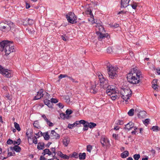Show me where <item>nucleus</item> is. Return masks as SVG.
<instances>
[{
    "label": "nucleus",
    "instance_id": "f257e3e1",
    "mask_svg": "<svg viewBox=\"0 0 160 160\" xmlns=\"http://www.w3.org/2000/svg\"><path fill=\"white\" fill-rule=\"evenodd\" d=\"M142 77L141 72L136 68H133L127 74V78L130 83L137 84L140 82V78Z\"/></svg>",
    "mask_w": 160,
    "mask_h": 160
},
{
    "label": "nucleus",
    "instance_id": "f03ea898",
    "mask_svg": "<svg viewBox=\"0 0 160 160\" xmlns=\"http://www.w3.org/2000/svg\"><path fill=\"white\" fill-rule=\"evenodd\" d=\"M0 50L4 52L6 55H9L14 51L12 42L7 40L3 41L0 42Z\"/></svg>",
    "mask_w": 160,
    "mask_h": 160
},
{
    "label": "nucleus",
    "instance_id": "7ed1b4c3",
    "mask_svg": "<svg viewBox=\"0 0 160 160\" xmlns=\"http://www.w3.org/2000/svg\"><path fill=\"white\" fill-rule=\"evenodd\" d=\"M107 68L108 74L110 78L113 79L117 77L118 68L114 67L109 63L107 64Z\"/></svg>",
    "mask_w": 160,
    "mask_h": 160
},
{
    "label": "nucleus",
    "instance_id": "20e7f679",
    "mask_svg": "<svg viewBox=\"0 0 160 160\" xmlns=\"http://www.w3.org/2000/svg\"><path fill=\"white\" fill-rule=\"evenodd\" d=\"M15 25L10 21L2 22L0 23V29L4 32L9 31L11 28H14Z\"/></svg>",
    "mask_w": 160,
    "mask_h": 160
},
{
    "label": "nucleus",
    "instance_id": "39448f33",
    "mask_svg": "<svg viewBox=\"0 0 160 160\" xmlns=\"http://www.w3.org/2000/svg\"><path fill=\"white\" fill-rule=\"evenodd\" d=\"M132 94V92L129 88H123L121 90V97L126 102H128L129 97Z\"/></svg>",
    "mask_w": 160,
    "mask_h": 160
},
{
    "label": "nucleus",
    "instance_id": "423d86ee",
    "mask_svg": "<svg viewBox=\"0 0 160 160\" xmlns=\"http://www.w3.org/2000/svg\"><path fill=\"white\" fill-rule=\"evenodd\" d=\"M99 78L100 86L102 88H106L108 85V81L100 72H98L97 74Z\"/></svg>",
    "mask_w": 160,
    "mask_h": 160
},
{
    "label": "nucleus",
    "instance_id": "0eeeda50",
    "mask_svg": "<svg viewBox=\"0 0 160 160\" xmlns=\"http://www.w3.org/2000/svg\"><path fill=\"white\" fill-rule=\"evenodd\" d=\"M0 73L7 78H11L12 77V72L8 69H6L0 65Z\"/></svg>",
    "mask_w": 160,
    "mask_h": 160
},
{
    "label": "nucleus",
    "instance_id": "6e6552de",
    "mask_svg": "<svg viewBox=\"0 0 160 160\" xmlns=\"http://www.w3.org/2000/svg\"><path fill=\"white\" fill-rule=\"evenodd\" d=\"M66 18L68 21L70 23L73 24L77 22V17L72 12H69L66 15Z\"/></svg>",
    "mask_w": 160,
    "mask_h": 160
},
{
    "label": "nucleus",
    "instance_id": "1a4fd4ad",
    "mask_svg": "<svg viewBox=\"0 0 160 160\" xmlns=\"http://www.w3.org/2000/svg\"><path fill=\"white\" fill-rule=\"evenodd\" d=\"M106 92L108 96H111L112 93L116 92L114 86L110 85L107 87Z\"/></svg>",
    "mask_w": 160,
    "mask_h": 160
},
{
    "label": "nucleus",
    "instance_id": "9d476101",
    "mask_svg": "<svg viewBox=\"0 0 160 160\" xmlns=\"http://www.w3.org/2000/svg\"><path fill=\"white\" fill-rule=\"evenodd\" d=\"M95 26L97 28V30H98L97 32H105L104 28L102 25V22L99 20H98V22L97 23L96 25Z\"/></svg>",
    "mask_w": 160,
    "mask_h": 160
},
{
    "label": "nucleus",
    "instance_id": "9b49d317",
    "mask_svg": "<svg viewBox=\"0 0 160 160\" xmlns=\"http://www.w3.org/2000/svg\"><path fill=\"white\" fill-rule=\"evenodd\" d=\"M101 142L103 147H108L110 146L109 141L107 138H102L101 139Z\"/></svg>",
    "mask_w": 160,
    "mask_h": 160
},
{
    "label": "nucleus",
    "instance_id": "f8f14e48",
    "mask_svg": "<svg viewBox=\"0 0 160 160\" xmlns=\"http://www.w3.org/2000/svg\"><path fill=\"white\" fill-rule=\"evenodd\" d=\"M130 0H121V8H125L129 5Z\"/></svg>",
    "mask_w": 160,
    "mask_h": 160
},
{
    "label": "nucleus",
    "instance_id": "ddd939ff",
    "mask_svg": "<svg viewBox=\"0 0 160 160\" xmlns=\"http://www.w3.org/2000/svg\"><path fill=\"white\" fill-rule=\"evenodd\" d=\"M43 90L41 89L37 92V95L34 97V99L35 100L39 99L43 97Z\"/></svg>",
    "mask_w": 160,
    "mask_h": 160
},
{
    "label": "nucleus",
    "instance_id": "4468645a",
    "mask_svg": "<svg viewBox=\"0 0 160 160\" xmlns=\"http://www.w3.org/2000/svg\"><path fill=\"white\" fill-rule=\"evenodd\" d=\"M50 136L52 138V139H58L60 138L59 135L53 130L51 131Z\"/></svg>",
    "mask_w": 160,
    "mask_h": 160
},
{
    "label": "nucleus",
    "instance_id": "2eb2a0df",
    "mask_svg": "<svg viewBox=\"0 0 160 160\" xmlns=\"http://www.w3.org/2000/svg\"><path fill=\"white\" fill-rule=\"evenodd\" d=\"M42 117L46 122L47 124L49 127H52L53 126V124L48 119L46 116L45 114H43L42 115Z\"/></svg>",
    "mask_w": 160,
    "mask_h": 160
},
{
    "label": "nucleus",
    "instance_id": "dca6fc26",
    "mask_svg": "<svg viewBox=\"0 0 160 160\" xmlns=\"http://www.w3.org/2000/svg\"><path fill=\"white\" fill-rule=\"evenodd\" d=\"M105 32H96L98 35V36L99 39H102L104 38H107L108 35L107 33H104Z\"/></svg>",
    "mask_w": 160,
    "mask_h": 160
},
{
    "label": "nucleus",
    "instance_id": "f3484780",
    "mask_svg": "<svg viewBox=\"0 0 160 160\" xmlns=\"http://www.w3.org/2000/svg\"><path fill=\"white\" fill-rule=\"evenodd\" d=\"M10 149L11 151L14 150L17 152H19L21 150V148L18 145H15L13 147H11L10 148Z\"/></svg>",
    "mask_w": 160,
    "mask_h": 160
},
{
    "label": "nucleus",
    "instance_id": "a211bd4d",
    "mask_svg": "<svg viewBox=\"0 0 160 160\" xmlns=\"http://www.w3.org/2000/svg\"><path fill=\"white\" fill-rule=\"evenodd\" d=\"M98 89L96 87V85H93L92 86L91 88L90 89V92L92 93L95 94L98 91Z\"/></svg>",
    "mask_w": 160,
    "mask_h": 160
},
{
    "label": "nucleus",
    "instance_id": "6ab92c4d",
    "mask_svg": "<svg viewBox=\"0 0 160 160\" xmlns=\"http://www.w3.org/2000/svg\"><path fill=\"white\" fill-rule=\"evenodd\" d=\"M157 80L156 79H154L153 80L152 82V87L155 90L158 91V86L157 85Z\"/></svg>",
    "mask_w": 160,
    "mask_h": 160
},
{
    "label": "nucleus",
    "instance_id": "aec40b11",
    "mask_svg": "<svg viewBox=\"0 0 160 160\" xmlns=\"http://www.w3.org/2000/svg\"><path fill=\"white\" fill-rule=\"evenodd\" d=\"M134 126V123L132 122H129L127 124L125 125V128L128 129V130H130L131 128L133 127Z\"/></svg>",
    "mask_w": 160,
    "mask_h": 160
},
{
    "label": "nucleus",
    "instance_id": "412c9836",
    "mask_svg": "<svg viewBox=\"0 0 160 160\" xmlns=\"http://www.w3.org/2000/svg\"><path fill=\"white\" fill-rule=\"evenodd\" d=\"M42 154L44 155H45L46 154H48L49 156L51 155L52 153L50 151L49 149L46 148L43 151Z\"/></svg>",
    "mask_w": 160,
    "mask_h": 160
},
{
    "label": "nucleus",
    "instance_id": "4be33fe9",
    "mask_svg": "<svg viewBox=\"0 0 160 160\" xmlns=\"http://www.w3.org/2000/svg\"><path fill=\"white\" fill-rule=\"evenodd\" d=\"M88 20L89 22L91 23L92 24L95 23L97 24V23L98 22V20L95 21L94 19L93 15H91L90 16V18H88Z\"/></svg>",
    "mask_w": 160,
    "mask_h": 160
},
{
    "label": "nucleus",
    "instance_id": "5701e85b",
    "mask_svg": "<svg viewBox=\"0 0 160 160\" xmlns=\"http://www.w3.org/2000/svg\"><path fill=\"white\" fill-rule=\"evenodd\" d=\"M146 112L144 111L140 112L138 114V116L139 118H144L146 116Z\"/></svg>",
    "mask_w": 160,
    "mask_h": 160
},
{
    "label": "nucleus",
    "instance_id": "b1692460",
    "mask_svg": "<svg viewBox=\"0 0 160 160\" xmlns=\"http://www.w3.org/2000/svg\"><path fill=\"white\" fill-rule=\"evenodd\" d=\"M44 148V144L42 142H39L38 144L37 148L39 150H42Z\"/></svg>",
    "mask_w": 160,
    "mask_h": 160
},
{
    "label": "nucleus",
    "instance_id": "393cba45",
    "mask_svg": "<svg viewBox=\"0 0 160 160\" xmlns=\"http://www.w3.org/2000/svg\"><path fill=\"white\" fill-rule=\"evenodd\" d=\"M129 155V153L126 150L124 151L121 154V157L122 158H125L128 157Z\"/></svg>",
    "mask_w": 160,
    "mask_h": 160
},
{
    "label": "nucleus",
    "instance_id": "a878e982",
    "mask_svg": "<svg viewBox=\"0 0 160 160\" xmlns=\"http://www.w3.org/2000/svg\"><path fill=\"white\" fill-rule=\"evenodd\" d=\"M49 100L46 99L44 100V104L47 105L49 108H52V104Z\"/></svg>",
    "mask_w": 160,
    "mask_h": 160
},
{
    "label": "nucleus",
    "instance_id": "bb28decb",
    "mask_svg": "<svg viewBox=\"0 0 160 160\" xmlns=\"http://www.w3.org/2000/svg\"><path fill=\"white\" fill-rule=\"evenodd\" d=\"M70 139L68 138H65L63 140V143L65 146L67 147L68 145L70 142Z\"/></svg>",
    "mask_w": 160,
    "mask_h": 160
},
{
    "label": "nucleus",
    "instance_id": "cd10ccee",
    "mask_svg": "<svg viewBox=\"0 0 160 160\" xmlns=\"http://www.w3.org/2000/svg\"><path fill=\"white\" fill-rule=\"evenodd\" d=\"M86 154L85 153H80L79 155V159L80 160H84L85 159Z\"/></svg>",
    "mask_w": 160,
    "mask_h": 160
},
{
    "label": "nucleus",
    "instance_id": "c85d7f7f",
    "mask_svg": "<svg viewBox=\"0 0 160 160\" xmlns=\"http://www.w3.org/2000/svg\"><path fill=\"white\" fill-rule=\"evenodd\" d=\"M65 102L69 104H72V102L70 101V99L68 96H66L65 97Z\"/></svg>",
    "mask_w": 160,
    "mask_h": 160
},
{
    "label": "nucleus",
    "instance_id": "c756f323",
    "mask_svg": "<svg viewBox=\"0 0 160 160\" xmlns=\"http://www.w3.org/2000/svg\"><path fill=\"white\" fill-rule=\"evenodd\" d=\"M59 156L65 159H68L69 158V157L66 154H64L61 152H60L59 154Z\"/></svg>",
    "mask_w": 160,
    "mask_h": 160
},
{
    "label": "nucleus",
    "instance_id": "7c9ffc66",
    "mask_svg": "<svg viewBox=\"0 0 160 160\" xmlns=\"http://www.w3.org/2000/svg\"><path fill=\"white\" fill-rule=\"evenodd\" d=\"M43 135L45 140H48L49 139L50 137L48 132L44 133Z\"/></svg>",
    "mask_w": 160,
    "mask_h": 160
},
{
    "label": "nucleus",
    "instance_id": "2f4dec72",
    "mask_svg": "<svg viewBox=\"0 0 160 160\" xmlns=\"http://www.w3.org/2000/svg\"><path fill=\"white\" fill-rule=\"evenodd\" d=\"M14 127L18 131H20L21 130V128L19 125L16 122H14Z\"/></svg>",
    "mask_w": 160,
    "mask_h": 160
},
{
    "label": "nucleus",
    "instance_id": "473e14b6",
    "mask_svg": "<svg viewBox=\"0 0 160 160\" xmlns=\"http://www.w3.org/2000/svg\"><path fill=\"white\" fill-rule=\"evenodd\" d=\"M9 151H11L10 150V148L8 150V157H10V156H14L15 155V153L13 151L12 152H9Z\"/></svg>",
    "mask_w": 160,
    "mask_h": 160
},
{
    "label": "nucleus",
    "instance_id": "72a5a7b5",
    "mask_svg": "<svg viewBox=\"0 0 160 160\" xmlns=\"http://www.w3.org/2000/svg\"><path fill=\"white\" fill-rule=\"evenodd\" d=\"M88 127L90 128H92L96 126V124L93 122H88Z\"/></svg>",
    "mask_w": 160,
    "mask_h": 160
},
{
    "label": "nucleus",
    "instance_id": "f704fd0d",
    "mask_svg": "<svg viewBox=\"0 0 160 160\" xmlns=\"http://www.w3.org/2000/svg\"><path fill=\"white\" fill-rule=\"evenodd\" d=\"M116 93H112L110 96L111 99L113 100H115L117 97V96L116 95Z\"/></svg>",
    "mask_w": 160,
    "mask_h": 160
},
{
    "label": "nucleus",
    "instance_id": "c9c22d12",
    "mask_svg": "<svg viewBox=\"0 0 160 160\" xmlns=\"http://www.w3.org/2000/svg\"><path fill=\"white\" fill-rule=\"evenodd\" d=\"M51 152L52 153L51 155H53L54 154V156H55L56 154V149L55 148H50Z\"/></svg>",
    "mask_w": 160,
    "mask_h": 160
},
{
    "label": "nucleus",
    "instance_id": "e433bc0d",
    "mask_svg": "<svg viewBox=\"0 0 160 160\" xmlns=\"http://www.w3.org/2000/svg\"><path fill=\"white\" fill-rule=\"evenodd\" d=\"M86 13L87 14L89 15L90 16H91V15H93L92 11L90 8H88L86 11Z\"/></svg>",
    "mask_w": 160,
    "mask_h": 160
},
{
    "label": "nucleus",
    "instance_id": "4c0bfd02",
    "mask_svg": "<svg viewBox=\"0 0 160 160\" xmlns=\"http://www.w3.org/2000/svg\"><path fill=\"white\" fill-rule=\"evenodd\" d=\"M134 111L133 109H131L128 112V115L130 116H132L134 114Z\"/></svg>",
    "mask_w": 160,
    "mask_h": 160
},
{
    "label": "nucleus",
    "instance_id": "58836bf2",
    "mask_svg": "<svg viewBox=\"0 0 160 160\" xmlns=\"http://www.w3.org/2000/svg\"><path fill=\"white\" fill-rule=\"evenodd\" d=\"M152 129L153 131L157 132L159 130V127L157 126H153L152 127Z\"/></svg>",
    "mask_w": 160,
    "mask_h": 160
},
{
    "label": "nucleus",
    "instance_id": "ea45409f",
    "mask_svg": "<svg viewBox=\"0 0 160 160\" xmlns=\"http://www.w3.org/2000/svg\"><path fill=\"white\" fill-rule=\"evenodd\" d=\"M140 156L139 154H136L133 155V158L135 160H138L140 158Z\"/></svg>",
    "mask_w": 160,
    "mask_h": 160
},
{
    "label": "nucleus",
    "instance_id": "a19ab883",
    "mask_svg": "<svg viewBox=\"0 0 160 160\" xmlns=\"http://www.w3.org/2000/svg\"><path fill=\"white\" fill-rule=\"evenodd\" d=\"M51 102L52 103H57L58 102V100L56 98H52L51 99Z\"/></svg>",
    "mask_w": 160,
    "mask_h": 160
},
{
    "label": "nucleus",
    "instance_id": "79ce46f5",
    "mask_svg": "<svg viewBox=\"0 0 160 160\" xmlns=\"http://www.w3.org/2000/svg\"><path fill=\"white\" fill-rule=\"evenodd\" d=\"M150 121V119H149L147 118L145 119V120L143 121V123L146 126H147L148 124Z\"/></svg>",
    "mask_w": 160,
    "mask_h": 160
},
{
    "label": "nucleus",
    "instance_id": "37998d69",
    "mask_svg": "<svg viewBox=\"0 0 160 160\" xmlns=\"http://www.w3.org/2000/svg\"><path fill=\"white\" fill-rule=\"evenodd\" d=\"M87 151L89 152H91V151L92 149V146L90 145H89L87 146Z\"/></svg>",
    "mask_w": 160,
    "mask_h": 160
},
{
    "label": "nucleus",
    "instance_id": "c03bdc74",
    "mask_svg": "<svg viewBox=\"0 0 160 160\" xmlns=\"http://www.w3.org/2000/svg\"><path fill=\"white\" fill-rule=\"evenodd\" d=\"M72 112V111L71 110L68 109L66 111L67 115H69L71 114Z\"/></svg>",
    "mask_w": 160,
    "mask_h": 160
},
{
    "label": "nucleus",
    "instance_id": "a18cd8bd",
    "mask_svg": "<svg viewBox=\"0 0 160 160\" xmlns=\"http://www.w3.org/2000/svg\"><path fill=\"white\" fill-rule=\"evenodd\" d=\"M75 126H76L75 125V124L74 123L72 124H71L70 123L68 124V127L69 129H72Z\"/></svg>",
    "mask_w": 160,
    "mask_h": 160
},
{
    "label": "nucleus",
    "instance_id": "49530a36",
    "mask_svg": "<svg viewBox=\"0 0 160 160\" xmlns=\"http://www.w3.org/2000/svg\"><path fill=\"white\" fill-rule=\"evenodd\" d=\"M32 142L33 143L36 144L38 143L37 139L36 136H34V137L33 138Z\"/></svg>",
    "mask_w": 160,
    "mask_h": 160
},
{
    "label": "nucleus",
    "instance_id": "de8ad7c7",
    "mask_svg": "<svg viewBox=\"0 0 160 160\" xmlns=\"http://www.w3.org/2000/svg\"><path fill=\"white\" fill-rule=\"evenodd\" d=\"M68 76L67 74H61L59 76V78L60 79H62V78H66V77H68Z\"/></svg>",
    "mask_w": 160,
    "mask_h": 160
},
{
    "label": "nucleus",
    "instance_id": "09e8293b",
    "mask_svg": "<svg viewBox=\"0 0 160 160\" xmlns=\"http://www.w3.org/2000/svg\"><path fill=\"white\" fill-rule=\"evenodd\" d=\"M28 24L30 25L32 24L34 22V21L33 20L30 19H28Z\"/></svg>",
    "mask_w": 160,
    "mask_h": 160
},
{
    "label": "nucleus",
    "instance_id": "8fccbe9b",
    "mask_svg": "<svg viewBox=\"0 0 160 160\" xmlns=\"http://www.w3.org/2000/svg\"><path fill=\"white\" fill-rule=\"evenodd\" d=\"M68 78L70 79L71 80V81L72 82H76V83H78V81H77V80H76L75 79H73V78H72V77H68Z\"/></svg>",
    "mask_w": 160,
    "mask_h": 160
},
{
    "label": "nucleus",
    "instance_id": "3c124183",
    "mask_svg": "<svg viewBox=\"0 0 160 160\" xmlns=\"http://www.w3.org/2000/svg\"><path fill=\"white\" fill-rule=\"evenodd\" d=\"M57 105L59 107L61 108H63V105L62 103H59L57 104Z\"/></svg>",
    "mask_w": 160,
    "mask_h": 160
},
{
    "label": "nucleus",
    "instance_id": "603ef678",
    "mask_svg": "<svg viewBox=\"0 0 160 160\" xmlns=\"http://www.w3.org/2000/svg\"><path fill=\"white\" fill-rule=\"evenodd\" d=\"M13 141L10 139H9L7 141V143L8 144H11L13 143Z\"/></svg>",
    "mask_w": 160,
    "mask_h": 160
},
{
    "label": "nucleus",
    "instance_id": "864d4df0",
    "mask_svg": "<svg viewBox=\"0 0 160 160\" xmlns=\"http://www.w3.org/2000/svg\"><path fill=\"white\" fill-rule=\"evenodd\" d=\"M80 122V124H82L83 125L85 124L86 122H87L84 120H81L80 121H79Z\"/></svg>",
    "mask_w": 160,
    "mask_h": 160
},
{
    "label": "nucleus",
    "instance_id": "5fc2aeb1",
    "mask_svg": "<svg viewBox=\"0 0 160 160\" xmlns=\"http://www.w3.org/2000/svg\"><path fill=\"white\" fill-rule=\"evenodd\" d=\"M60 117L61 118L64 119L65 118L66 115L64 113H61L60 114Z\"/></svg>",
    "mask_w": 160,
    "mask_h": 160
},
{
    "label": "nucleus",
    "instance_id": "6e6d98bb",
    "mask_svg": "<svg viewBox=\"0 0 160 160\" xmlns=\"http://www.w3.org/2000/svg\"><path fill=\"white\" fill-rule=\"evenodd\" d=\"M72 156L73 157H74L75 158H78V153L75 152H74L72 154Z\"/></svg>",
    "mask_w": 160,
    "mask_h": 160
},
{
    "label": "nucleus",
    "instance_id": "4d7b16f0",
    "mask_svg": "<svg viewBox=\"0 0 160 160\" xmlns=\"http://www.w3.org/2000/svg\"><path fill=\"white\" fill-rule=\"evenodd\" d=\"M131 5L132 6V7L133 9H136V7H137V5H136V3H134L132 4H131Z\"/></svg>",
    "mask_w": 160,
    "mask_h": 160
},
{
    "label": "nucleus",
    "instance_id": "13d9d810",
    "mask_svg": "<svg viewBox=\"0 0 160 160\" xmlns=\"http://www.w3.org/2000/svg\"><path fill=\"white\" fill-rule=\"evenodd\" d=\"M5 98H7L9 100H10L11 99H10V96L9 94L7 93L5 95Z\"/></svg>",
    "mask_w": 160,
    "mask_h": 160
},
{
    "label": "nucleus",
    "instance_id": "bf43d9fd",
    "mask_svg": "<svg viewBox=\"0 0 160 160\" xmlns=\"http://www.w3.org/2000/svg\"><path fill=\"white\" fill-rule=\"evenodd\" d=\"M33 125L35 127L38 128V125L37 123V122L36 121L35 122H34Z\"/></svg>",
    "mask_w": 160,
    "mask_h": 160
},
{
    "label": "nucleus",
    "instance_id": "052dcab7",
    "mask_svg": "<svg viewBox=\"0 0 160 160\" xmlns=\"http://www.w3.org/2000/svg\"><path fill=\"white\" fill-rule=\"evenodd\" d=\"M21 139L20 138H18L16 141V143H17L18 145H19L20 143Z\"/></svg>",
    "mask_w": 160,
    "mask_h": 160
},
{
    "label": "nucleus",
    "instance_id": "680f3d73",
    "mask_svg": "<svg viewBox=\"0 0 160 160\" xmlns=\"http://www.w3.org/2000/svg\"><path fill=\"white\" fill-rule=\"evenodd\" d=\"M113 137L114 138L116 139H117L118 137V135L114 133L113 135Z\"/></svg>",
    "mask_w": 160,
    "mask_h": 160
},
{
    "label": "nucleus",
    "instance_id": "e2e57ef3",
    "mask_svg": "<svg viewBox=\"0 0 160 160\" xmlns=\"http://www.w3.org/2000/svg\"><path fill=\"white\" fill-rule=\"evenodd\" d=\"M112 50L111 48L110 47H108L107 49V52L108 53L111 52V51Z\"/></svg>",
    "mask_w": 160,
    "mask_h": 160
},
{
    "label": "nucleus",
    "instance_id": "0e129e2a",
    "mask_svg": "<svg viewBox=\"0 0 160 160\" xmlns=\"http://www.w3.org/2000/svg\"><path fill=\"white\" fill-rule=\"evenodd\" d=\"M26 8L28 9L30 7V5L29 4L26 2Z\"/></svg>",
    "mask_w": 160,
    "mask_h": 160
},
{
    "label": "nucleus",
    "instance_id": "69168bd1",
    "mask_svg": "<svg viewBox=\"0 0 160 160\" xmlns=\"http://www.w3.org/2000/svg\"><path fill=\"white\" fill-rule=\"evenodd\" d=\"M119 129V127L118 126H115L114 128V129L115 130H118Z\"/></svg>",
    "mask_w": 160,
    "mask_h": 160
},
{
    "label": "nucleus",
    "instance_id": "338daca9",
    "mask_svg": "<svg viewBox=\"0 0 160 160\" xmlns=\"http://www.w3.org/2000/svg\"><path fill=\"white\" fill-rule=\"evenodd\" d=\"M118 123L119 125H122L123 124V122L122 120H119Z\"/></svg>",
    "mask_w": 160,
    "mask_h": 160
},
{
    "label": "nucleus",
    "instance_id": "774afa93",
    "mask_svg": "<svg viewBox=\"0 0 160 160\" xmlns=\"http://www.w3.org/2000/svg\"><path fill=\"white\" fill-rule=\"evenodd\" d=\"M45 158L42 156H41L40 157V160H45Z\"/></svg>",
    "mask_w": 160,
    "mask_h": 160
}]
</instances>
